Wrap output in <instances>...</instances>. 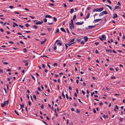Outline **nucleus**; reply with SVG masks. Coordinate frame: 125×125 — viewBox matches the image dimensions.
I'll use <instances>...</instances> for the list:
<instances>
[{
	"label": "nucleus",
	"instance_id": "obj_20",
	"mask_svg": "<svg viewBox=\"0 0 125 125\" xmlns=\"http://www.w3.org/2000/svg\"><path fill=\"white\" fill-rule=\"evenodd\" d=\"M74 11V10L73 8L71 10V11H70V13L71 14H72Z\"/></svg>",
	"mask_w": 125,
	"mask_h": 125
},
{
	"label": "nucleus",
	"instance_id": "obj_17",
	"mask_svg": "<svg viewBox=\"0 0 125 125\" xmlns=\"http://www.w3.org/2000/svg\"><path fill=\"white\" fill-rule=\"evenodd\" d=\"M104 14H107V12L106 11H104L102 12Z\"/></svg>",
	"mask_w": 125,
	"mask_h": 125
},
{
	"label": "nucleus",
	"instance_id": "obj_7",
	"mask_svg": "<svg viewBox=\"0 0 125 125\" xmlns=\"http://www.w3.org/2000/svg\"><path fill=\"white\" fill-rule=\"evenodd\" d=\"M90 13H88L86 16L84 20H85L86 19H87L89 18V17L90 16Z\"/></svg>",
	"mask_w": 125,
	"mask_h": 125
},
{
	"label": "nucleus",
	"instance_id": "obj_56",
	"mask_svg": "<svg viewBox=\"0 0 125 125\" xmlns=\"http://www.w3.org/2000/svg\"><path fill=\"white\" fill-rule=\"evenodd\" d=\"M115 108H116V109L117 110H118V106L117 105H115Z\"/></svg>",
	"mask_w": 125,
	"mask_h": 125
},
{
	"label": "nucleus",
	"instance_id": "obj_23",
	"mask_svg": "<svg viewBox=\"0 0 125 125\" xmlns=\"http://www.w3.org/2000/svg\"><path fill=\"white\" fill-rule=\"evenodd\" d=\"M5 105V104H4V103L3 104H1V106L2 107H4Z\"/></svg>",
	"mask_w": 125,
	"mask_h": 125
},
{
	"label": "nucleus",
	"instance_id": "obj_1",
	"mask_svg": "<svg viewBox=\"0 0 125 125\" xmlns=\"http://www.w3.org/2000/svg\"><path fill=\"white\" fill-rule=\"evenodd\" d=\"M104 9V8L103 7H102L101 8L95 9L93 10V12H94L95 11L100 12L102 11Z\"/></svg>",
	"mask_w": 125,
	"mask_h": 125
},
{
	"label": "nucleus",
	"instance_id": "obj_29",
	"mask_svg": "<svg viewBox=\"0 0 125 125\" xmlns=\"http://www.w3.org/2000/svg\"><path fill=\"white\" fill-rule=\"evenodd\" d=\"M13 24H14V25H15V26H18V24L14 22H13Z\"/></svg>",
	"mask_w": 125,
	"mask_h": 125
},
{
	"label": "nucleus",
	"instance_id": "obj_53",
	"mask_svg": "<svg viewBox=\"0 0 125 125\" xmlns=\"http://www.w3.org/2000/svg\"><path fill=\"white\" fill-rule=\"evenodd\" d=\"M66 30L67 31V32L68 33H70L69 31V30H68V28H66Z\"/></svg>",
	"mask_w": 125,
	"mask_h": 125
},
{
	"label": "nucleus",
	"instance_id": "obj_34",
	"mask_svg": "<svg viewBox=\"0 0 125 125\" xmlns=\"http://www.w3.org/2000/svg\"><path fill=\"white\" fill-rule=\"evenodd\" d=\"M23 49V51L24 52H27V50L26 48H24Z\"/></svg>",
	"mask_w": 125,
	"mask_h": 125
},
{
	"label": "nucleus",
	"instance_id": "obj_15",
	"mask_svg": "<svg viewBox=\"0 0 125 125\" xmlns=\"http://www.w3.org/2000/svg\"><path fill=\"white\" fill-rule=\"evenodd\" d=\"M60 29H61V30L63 32H65V33L66 32L65 31V30L63 28H62V27Z\"/></svg>",
	"mask_w": 125,
	"mask_h": 125
},
{
	"label": "nucleus",
	"instance_id": "obj_28",
	"mask_svg": "<svg viewBox=\"0 0 125 125\" xmlns=\"http://www.w3.org/2000/svg\"><path fill=\"white\" fill-rule=\"evenodd\" d=\"M74 39H75V38H73V39H72L70 41V42H73L74 41Z\"/></svg>",
	"mask_w": 125,
	"mask_h": 125
},
{
	"label": "nucleus",
	"instance_id": "obj_12",
	"mask_svg": "<svg viewBox=\"0 0 125 125\" xmlns=\"http://www.w3.org/2000/svg\"><path fill=\"white\" fill-rule=\"evenodd\" d=\"M84 39L85 42H87L88 41V39L87 37L86 36L84 37Z\"/></svg>",
	"mask_w": 125,
	"mask_h": 125
},
{
	"label": "nucleus",
	"instance_id": "obj_25",
	"mask_svg": "<svg viewBox=\"0 0 125 125\" xmlns=\"http://www.w3.org/2000/svg\"><path fill=\"white\" fill-rule=\"evenodd\" d=\"M76 112L77 113H80V111L79 109H77L76 111Z\"/></svg>",
	"mask_w": 125,
	"mask_h": 125
},
{
	"label": "nucleus",
	"instance_id": "obj_26",
	"mask_svg": "<svg viewBox=\"0 0 125 125\" xmlns=\"http://www.w3.org/2000/svg\"><path fill=\"white\" fill-rule=\"evenodd\" d=\"M53 19H54V21L55 22H56L57 21V19L55 17H53Z\"/></svg>",
	"mask_w": 125,
	"mask_h": 125
},
{
	"label": "nucleus",
	"instance_id": "obj_13",
	"mask_svg": "<svg viewBox=\"0 0 125 125\" xmlns=\"http://www.w3.org/2000/svg\"><path fill=\"white\" fill-rule=\"evenodd\" d=\"M47 41V40L46 39H44V41H42L41 42V43L42 44H44V42H46Z\"/></svg>",
	"mask_w": 125,
	"mask_h": 125
},
{
	"label": "nucleus",
	"instance_id": "obj_5",
	"mask_svg": "<svg viewBox=\"0 0 125 125\" xmlns=\"http://www.w3.org/2000/svg\"><path fill=\"white\" fill-rule=\"evenodd\" d=\"M84 23L83 21L80 22H77L75 23L77 25H82Z\"/></svg>",
	"mask_w": 125,
	"mask_h": 125
},
{
	"label": "nucleus",
	"instance_id": "obj_6",
	"mask_svg": "<svg viewBox=\"0 0 125 125\" xmlns=\"http://www.w3.org/2000/svg\"><path fill=\"white\" fill-rule=\"evenodd\" d=\"M95 27V25L94 26H89L88 27L87 29H90L92 28H94Z\"/></svg>",
	"mask_w": 125,
	"mask_h": 125
},
{
	"label": "nucleus",
	"instance_id": "obj_3",
	"mask_svg": "<svg viewBox=\"0 0 125 125\" xmlns=\"http://www.w3.org/2000/svg\"><path fill=\"white\" fill-rule=\"evenodd\" d=\"M99 38L101 41H103V40H106V36L105 35H103L101 36V37H99Z\"/></svg>",
	"mask_w": 125,
	"mask_h": 125
},
{
	"label": "nucleus",
	"instance_id": "obj_48",
	"mask_svg": "<svg viewBox=\"0 0 125 125\" xmlns=\"http://www.w3.org/2000/svg\"><path fill=\"white\" fill-rule=\"evenodd\" d=\"M107 1L109 3H110V4H111V2L110 1V0H107Z\"/></svg>",
	"mask_w": 125,
	"mask_h": 125
},
{
	"label": "nucleus",
	"instance_id": "obj_37",
	"mask_svg": "<svg viewBox=\"0 0 125 125\" xmlns=\"http://www.w3.org/2000/svg\"><path fill=\"white\" fill-rule=\"evenodd\" d=\"M59 32V30L58 29H57V30L55 32L56 33H57V32Z\"/></svg>",
	"mask_w": 125,
	"mask_h": 125
},
{
	"label": "nucleus",
	"instance_id": "obj_8",
	"mask_svg": "<svg viewBox=\"0 0 125 125\" xmlns=\"http://www.w3.org/2000/svg\"><path fill=\"white\" fill-rule=\"evenodd\" d=\"M43 22V21H38V22H36L35 23V24L36 25L38 24H41Z\"/></svg>",
	"mask_w": 125,
	"mask_h": 125
},
{
	"label": "nucleus",
	"instance_id": "obj_38",
	"mask_svg": "<svg viewBox=\"0 0 125 125\" xmlns=\"http://www.w3.org/2000/svg\"><path fill=\"white\" fill-rule=\"evenodd\" d=\"M0 72L2 73H3V72L2 69H0Z\"/></svg>",
	"mask_w": 125,
	"mask_h": 125
},
{
	"label": "nucleus",
	"instance_id": "obj_47",
	"mask_svg": "<svg viewBox=\"0 0 125 125\" xmlns=\"http://www.w3.org/2000/svg\"><path fill=\"white\" fill-rule=\"evenodd\" d=\"M110 78L112 79H114L115 78V76H112L110 77Z\"/></svg>",
	"mask_w": 125,
	"mask_h": 125
},
{
	"label": "nucleus",
	"instance_id": "obj_9",
	"mask_svg": "<svg viewBox=\"0 0 125 125\" xmlns=\"http://www.w3.org/2000/svg\"><path fill=\"white\" fill-rule=\"evenodd\" d=\"M75 42H74L72 43L70 42V41L69 43H67V44L69 46H70L72 44H74Z\"/></svg>",
	"mask_w": 125,
	"mask_h": 125
},
{
	"label": "nucleus",
	"instance_id": "obj_44",
	"mask_svg": "<svg viewBox=\"0 0 125 125\" xmlns=\"http://www.w3.org/2000/svg\"><path fill=\"white\" fill-rule=\"evenodd\" d=\"M57 63H54L53 64V66H57Z\"/></svg>",
	"mask_w": 125,
	"mask_h": 125
},
{
	"label": "nucleus",
	"instance_id": "obj_30",
	"mask_svg": "<svg viewBox=\"0 0 125 125\" xmlns=\"http://www.w3.org/2000/svg\"><path fill=\"white\" fill-rule=\"evenodd\" d=\"M62 96L64 98H65V95L64 94V93L63 92L62 93Z\"/></svg>",
	"mask_w": 125,
	"mask_h": 125
},
{
	"label": "nucleus",
	"instance_id": "obj_55",
	"mask_svg": "<svg viewBox=\"0 0 125 125\" xmlns=\"http://www.w3.org/2000/svg\"><path fill=\"white\" fill-rule=\"evenodd\" d=\"M33 27L35 28V29H37V26L36 25H34L33 26Z\"/></svg>",
	"mask_w": 125,
	"mask_h": 125
},
{
	"label": "nucleus",
	"instance_id": "obj_2",
	"mask_svg": "<svg viewBox=\"0 0 125 125\" xmlns=\"http://www.w3.org/2000/svg\"><path fill=\"white\" fill-rule=\"evenodd\" d=\"M70 28L72 30V28H74V25L73 23V20L72 19L71 20V23L69 25Z\"/></svg>",
	"mask_w": 125,
	"mask_h": 125
},
{
	"label": "nucleus",
	"instance_id": "obj_33",
	"mask_svg": "<svg viewBox=\"0 0 125 125\" xmlns=\"http://www.w3.org/2000/svg\"><path fill=\"white\" fill-rule=\"evenodd\" d=\"M31 77L34 79V80L35 81V78L34 77L33 75H31Z\"/></svg>",
	"mask_w": 125,
	"mask_h": 125
},
{
	"label": "nucleus",
	"instance_id": "obj_60",
	"mask_svg": "<svg viewBox=\"0 0 125 125\" xmlns=\"http://www.w3.org/2000/svg\"><path fill=\"white\" fill-rule=\"evenodd\" d=\"M82 93H83V95L84 94H85V92H84V91H83V90H82Z\"/></svg>",
	"mask_w": 125,
	"mask_h": 125
},
{
	"label": "nucleus",
	"instance_id": "obj_54",
	"mask_svg": "<svg viewBox=\"0 0 125 125\" xmlns=\"http://www.w3.org/2000/svg\"><path fill=\"white\" fill-rule=\"evenodd\" d=\"M45 22H46L47 21V19H44L43 20Z\"/></svg>",
	"mask_w": 125,
	"mask_h": 125
},
{
	"label": "nucleus",
	"instance_id": "obj_31",
	"mask_svg": "<svg viewBox=\"0 0 125 125\" xmlns=\"http://www.w3.org/2000/svg\"><path fill=\"white\" fill-rule=\"evenodd\" d=\"M123 118L121 117H120L119 118V120L121 122H122V121L123 120Z\"/></svg>",
	"mask_w": 125,
	"mask_h": 125
},
{
	"label": "nucleus",
	"instance_id": "obj_35",
	"mask_svg": "<svg viewBox=\"0 0 125 125\" xmlns=\"http://www.w3.org/2000/svg\"><path fill=\"white\" fill-rule=\"evenodd\" d=\"M33 97L34 98L35 100H36V96L35 95H33Z\"/></svg>",
	"mask_w": 125,
	"mask_h": 125
},
{
	"label": "nucleus",
	"instance_id": "obj_50",
	"mask_svg": "<svg viewBox=\"0 0 125 125\" xmlns=\"http://www.w3.org/2000/svg\"><path fill=\"white\" fill-rule=\"evenodd\" d=\"M14 112H15V113L16 114H17V115H19V114L18 113H17V111L15 110L14 111Z\"/></svg>",
	"mask_w": 125,
	"mask_h": 125
},
{
	"label": "nucleus",
	"instance_id": "obj_10",
	"mask_svg": "<svg viewBox=\"0 0 125 125\" xmlns=\"http://www.w3.org/2000/svg\"><path fill=\"white\" fill-rule=\"evenodd\" d=\"M117 15L116 14H113V19H115L116 17H117Z\"/></svg>",
	"mask_w": 125,
	"mask_h": 125
},
{
	"label": "nucleus",
	"instance_id": "obj_45",
	"mask_svg": "<svg viewBox=\"0 0 125 125\" xmlns=\"http://www.w3.org/2000/svg\"><path fill=\"white\" fill-rule=\"evenodd\" d=\"M42 67H43V68H45V66L44 64H42Z\"/></svg>",
	"mask_w": 125,
	"mask_h": 125
},
{
	"label": "nucleus",
	"instance_id": "obj_11",
	"mask_svg": "<svg viewBox=\"0 0 125 125\" xmlns=\"http://www.w3.org/2000/svg\"><path fill=\"white\" fill-rule=\"evenodd\" d=\"M45 18H52V17L49 15H46L45 16Z\"/></svg>",
	"mask_w": 125,
	"mask_h": 125
},
{
	"label": "nucleus",
	"instance_id": "obj_59",
	"mask_svg": "<svg viewBox=\"0 0 125 125\" xmlns=\"http://www.w3.org/2000/svg\"><path fill=\"white\" fill-rule=\"evenodd\" d=\"M66 98H67V99H68L69 98V97L68 96V95H67V94H66Z\"/></svg>",
	"mask_w": 125,
	"mask_h": 125
},
{
	"label": "nucleus",
	"instance_id": "obj_36",
	"mask_svg": "<svg viewBox=\"0 0 125 125\" xmlns=\"http://www.w3.org/2000/svg\"><path fill=\"white\" fill-rule=\"evenodd\" d=\"M25 25L26 26V27H28L29 26V25L28 24H25Z\"/></svg>",
	"mask_w": 125,
	"mask_h": 125
},
{
	"label": "nucleus",
	"instance_id": "obj_14",
	"mask_svg": "<svg viewBox=\"0 0 125 125\" xmlns=\"http://www.w3.org/2000/svg\"><path fill=\"white\" fill-rule=\"evenodd\" d=\"M9 100H8L7 101L4 102V104H5V105L7 104H8L9 102Z\"/></svg>",
	"mask_w": 125,
	"mask_h": 125
},
{
	"label": "nucleus",
	"instance_id": "obj_52",
	"mask_svg": "<svg viewBox=\"0 0 125 125\" xmlns=\"http://www.w3.org/2000/svg\"><path fill=\"white\" fill-rule=\"evenodd\" d=\"M27 60H23V62H27Z\"/></svg>",
	"mask_w": 125,
	"mask_h": 125
},
{
	"label": "nucleus",
	"instance_id": "obj_49",
	"mask_svg": "<svg viewBox=\"0 0 125 125\" xmlns=\"http://www.w3.org/2000/svg\"><path fill=\"white\" fill-rule=\"evenodd\" d=\"M9 7L11 9H12L13 8V6H9Z\"/></svg>",
	"mask_w": 125,
	"mask_h": 125
},
{
	"label": "nucleus",
	"instance_id": "obj_24",
	"mask_svg": "<svg viewBox=\"0 0 125 125\" xmlns=\"http://www.w3.org/2000/svg\"><path fill=\"white\" fill-rule=\"evenodd\" d=\"M22 104H20V106L21 107V108H23L24 107V105L23 104H22Z\"/></svg>",
	"mask_w": 125,
	"mask_h": 125
},
{
	"label": "nucleus",
	"instance_id": "obj_4",
	"mask_svg": "<svg viewBox=\"0 0 125 125\" xmlns=\"http://www.w3.org/2000/svg\"><path fill=\"white\" fill-rule=\"evenodd\" d=\"M102 21V19H96L95 20H94L93 22V23H96V22H98L99 21Z\"/></svg>",
	"mask_w": 125,
	"mask_h": 125
},
{
	"label": "nucleus",
	"instance_id": "obj_19",
	"mask_svg": "<svg viewBox=\"0 0 125 125\" xmlns=\"http://www.w3.org/2000/svg\"><path fill=\"white\" fill-rule=\"evenodd\" d=\"M57 45L61 46L62 45V43L61 42H59L57 43Z\"/></svg>",
	"mask_w": 125,
	"mask_h": 125
},
{
	"label": "nucleus",
	"instance_id": "obj_22",
	"mask_svg": "<svg viewBox=\"0 0 125 125\" xmlns=\"http://www.w3.org/2000/svg\"><path fill=\"white\" fill-rule=\"evenodd\" d=\"M106 51L107 52H112V51L111 50L106 49Z\"/></svg>",
	"mask_w": 125,
	"mask_h": 125
},
{
	"label": "nucleus",
	"instance_id": "obj_64",
	"mask_svg": "<svg viewBox=\"0 0 125 125\" xmlns=\"http://www.w3.org/2000/svg\"><path fill=\"white\" fill-rule=\"evenodd\" d=\"M106 89L108 91H109V88H108L107 87H105Z\"/></svg>",
	"mask_w": 125,
	"mask_h": 125
},
{
	"label": "nucleus",
	"instance_id": "obj_57",
	"mask_svg": "<svg viewBox=\"0 0 125 125\" xmlns=\"http://www.w3.org/2000/svg\"><path fill=\"white\" fill-rule=\"evenodd\" d=\"M41 35H46V34L45 33H42L40 34Z\"/></svg>",
	"mask_w": 125,
	"mask_h": 125
},
{
	"label": "nucleus",
	"instance_id": "obj_21",
	"mask_svg": "<svg viewBox=\"0 0 125 125\" xmlns=\"http://www.w3.org/2000/svg\"><path fill=\"white\" fill-rule=\"evenodd\" d=\"M76 18V15H74V16H73V20L74 21Z\"/></svg>",
	"mask_w": 125,
	"mask_h": 125
},
{
	"label": "nucleus",
	"instance_id": "obj_51",
	"mask_svg": "<svg viewBox=\"0 0 125 125\" xmlns=\"http://www.w3.org/2000/svg\"><path fill=\"white\" fill-rule=\"evenodd\" d=\"M48 31H50L51 30V29L50 28H48Z\"/></svg>",
	"mask_w": 125,
	"mask_h": 125
},
{
	"label": "nucleus",
	"instance_id": "obj_32",
	"mask_svg": "<svg viewBox=\"0 0 125 125\" xmlns=\"http://www.w3.org/2000/svg\"><path fill=\"white\" fill-rule=\"evenodd\" d=\"M11 79V77H10L9 78H7V80L8 81H10V79Z\"/></svg>",
	"mask_w": 125,
	"mask_h": 125
},
{
	"label": "nucleus",
	"instance_id": "obj_62",
	"mask_svg": "<svg viewBox=\"0 0 125 125\" xmlns=\"http://www.w3.org/2000/svg\"><path fill=\"white\" fill-rule=\"evenodd\" d=\"M28 104L29 106H30L31 104V103L30 101H29L28 102Z\"/></svg>",
	"mask_w": 125,
	"mask_h": 125
},
{
	"label": "nucleus",
	"instance_id": "obj_16",
	"mask_svg": "<svg viewBox=\"0 0 125 125\" xmlns=\"http://www.w3.org/2000/svg\"><path fill=\"white\" fill-rule=\"evenodd\" d=\"M121 8L119 7L118 6H116L115 7V9L114 10H115L116 9H120Z\"/></svg>",
	"mask_w": 125,
	"mask_h": 125
},
{
	"label": "nucleus",
	"instance_id": "obj_40",
	"mask_svg": "<svg viewBox=\"0 0 125 125\" xmlns=\"http://www.w3.org/2000/svg\"><path fill=\"white\" fill-rule=\"evenodd\" d=\"M41 108L42 109H43L44 108V106L43 104H42L41 106Z\"/></svg>",
	"mask_w": 125,
	"mask_h": 125
},
{
	"label": "nucleus",
	"instance_id": "obj_18",
	"mask_svg": "<svg viewBox=\"0 0 125 125\" xmlns=\"http://www.w3.org/2000/svg\"><path fill=\"white\" fill-rule=\"evenodd\" d=\"M81 40L82 39L81 38L79 37L77 39V41L78 42H80L81 41Z\"/></svg>",
	"mask_w": 125,
	"mask_h": 125
},
{
	"label": "nucleus",
	"instance_id": "obj_63",
	"mask_svg": "<svg viewBox=\"0 0 125 125\" xmlns=\"http://www.w3.org/2000/svg\"><path fill=\"white\" fill-rule=\"evenodd\" d=\"M0 30L2 32H3L4 31V30L1 28L0 29Z\"/></svg>",
	"mask_w": 125,
	"mask_h": 125
},
{
	"label": "nucleus",
	"instance_id": "obj_58",
	"mask_svg": "<svg viewBox=\"0 0 125 125\" xmlns=\"http://www.w3.org/2000/svg\"><path fill=\"white\" fill-rule=\"evenodd\" d=\"M69 88L70 90H71L72 89V88H71V86H69Z\"/></svg>",
	"mask_w": 125,
	"mask_h": 125
},
{
	"label": "nucleus",
	"instance_id": "obj_39",
	"mask_svg": "<svg viewBox=\"0 0 125 125\" xmlns=\"http://www.w3.org/2000/svg\"><path fill=\"white\" fill-rule=\"evenodd\" d=\"M3 64H8V63L6 62H3Z\"/></svg>",
	"mask_w": 125,
	"mask_h": 125
},
{
	"label": "nucleus",
	"instance_id": "obj_46",
	"mask_svg": "<svg viewBox=\"0 0 125 125\" xmlns=\"http://www.w3.org/2000/svg\"><path fill=\"white\" fill-rule=\"evenodd\" d=\"M117 5H119V6H121L120 3V2L118 1V3L117 4Z\"/></svg>",
	"mask_w": 125,
	"mask_h": 125
},
{
	"label": "nucleus",
	"instance_id": "obj_42",
	"mask_svg": "<svg viewBox=\"0 0 125 125\" xmlns=\"http://www.w3.org/2000/svg\"><path fill=\"white\" fill-rule=\"evenodd\" d=\"M93 111L94 113H96V111L94 109H93Z\"/></svg>",
	"mask_w": 125,
	"mask_h": 125
},
{
	"label": "nucleus",
	"instance_id": "obj_41",
	"mask_svg": "<svg viewBox=\"0 0 125 125\" xmlns=\"http://www.w3.org/2000/svg\"><path fill=\"white\" fill-rule=\"evenodd\" d=\"M84 41H82L81 42V44H83L84 43Z\"/></svg>",
	"mask_w": 125,
	"mask_h": 125
},
{
	"label": "nucleus",
	"instance_id": "obj_61",
	"mask_svg": "<svg viewBox=\"0 0 125 125\" xmlns=\"http://www.w3.org/2000/svg\"><path fill=\"white\" fill-rule=\"evenodd\" d=\"M76 92L77 93H78V90L77 88H76Z\"/></svg>",
	"mask_w": 125,
	"mask_h": 125
},
{
	"label": "nucleus",
	"instance_id": "obj_27",
	"mask_svg": "<svg viewBox=\"0 0 125 125\" xmlns=\"http://www.w3.org/2000/svg\"><path fill=\"white\" fill-rule=\"evenodd\" d=\"M104 14L102 12H101V13H100V14H99V16H101L102 15H103Z\"/></svg>",
	"mask_w": 125,
	"mask_h": 125
},
{
	"label": "nucleus",
	"instance_id": "obj_43",
	"mask_svg": "<svg viewBox=\"0 0 125 125\" xmlns=\"http://www.w3.org/2000/svg\"><path fill=\"white\" fill-rule=\"evenodd\" d=\"M49 5H50L51 6H54V5L52 3H49Z\"/></svg>",
	"mask_w": 125,
	"mask_h": 125
}]
</instances>
